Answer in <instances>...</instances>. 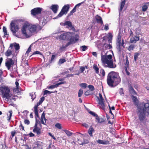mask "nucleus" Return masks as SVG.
I'll use <instances>...</instances> for the list:
<instances>
[{
	"label": "nucleus",
	"mask_w": 149,
	"mask_h": 149,
	"mask_svg": "<svg viewBox=\"0 0 149 149\" xmlns=\"http://www.w3.org/2000/svg\"><path fill=\"white\" fill-rule=\"evenodd\" d=\"M131 97L134 104L137 107V114L141 122L144 120L146 116L149 114V102H142L139 103V101L137 97L133 95Z\"/></svg>",
	"instance_id": "obj_1"
},
{
	"label": "nucleus",
	"mask_w": 149,
	"mask_h": 149,
	"mask_svg": "<svg viewBox=\"0 0 149 149\" xmlns=\"http://www.w3.org/2000/svg\"><path fill=\"white\" fill-rule=\"evenodd\" d=\"M120 81L121 79L118 73L114 71H111L108 74L107 81L109 86L113 87L114 84L117 85Z\"/></svg>",
	"instance_id": "obj_2"
},
{
	"label": "nucleus",
	"mask_w": 149,
	"mask_h": 149,
	"mask_svg": "<svg viewBox=\"0 0 149 149\" xmlns=\"http://www.w3.org/2000/svg\"><path fill=\"white\" fill-rule=\"evenodd\" d=\"M101 60L103 65L105 68H114L116 65L113 63L112 56L111 55H107L106 54L103 55L102 53L101 54Z\"/></svg>",
	"instance_id": "obj_3"
},
{
	"label": "nucleus",
	"mask_w": 149,
	"mask_h": 149,
	"mask_svg": "<svg viewBox=\"0 0 149 149\" xmlns=\"http://www.w3.org/2000/svg\"><path fill=\"white\" fill-rule=\"evenodd\" d=\"M25 22V19H14L11 22L10 24V30L13 35L15 36L16 33L19 29L18 26L19 23L21 22Z\"/></svg>",
	"instance_id": "obj_4"
},
{
	"label": "nucleus",
	"mask_w": 149,
	"mask_h": 149,
	"mask_svg": "<svg viewBox=\"0 0 149 149\" xmlns=\"http://www.w3.org/2000/svg\"><path fill=\"white\" fill-rule=\"evenodd\" d=\"M0 90L2 93V97L3 98H6L8 99L10 96V89L7 86H4L1 88Z\"/></svg>",
	"instance_id": "obj_5"
},
{
	"label": "nucleus",
	"mask_w": 149,
	"mask_h": 149,
	"mask_svg": "<svg viewBox=\"0 0 149 149\" xmlns=\"http://www.w3.org/2000/svg\"><path fill=\"white\" fill-rule=\"evenodd\" d=\"M70 8L69 4H66L64 5L62 8V9L59 14L56 16V18L61 17L63 15L66 14Z\"/></svg>",
	"instance_id": "obj_6"
},
{
	"label": "nucleus",
	"mask_w": 149,
	"mask_h": 149,
	"mask_svg": "<svg viewBox=\"0 0 149 149\" xmlns=\"http://www.w3.org/2000/svg\"><path fill=\"white\" fill-rule=\"evenodd\" d=\"M74 33L72 32H66L61 34L59 36L60 39L64 40H69L70 35H73Z\"/></svg>",
	"instance_id": "obj_7"
},
{
	"label": "nucleus",
	"mask_w": 149,
	"mask_h": 149,
	"mask_svg": "<svg viewBox=\"0 0 149 149\" xmlns=\"http://www.w3.org/2000/svg\"><path fill=\"white\" fill-rule=\"evenodd\" d=\"M45 97H42L40 99L39 101L37 103V105H35L34 106V111L35 113L36 117H37L38 118H39V117L38 115V106L40 105L45 100Z\"/></svg>",
	"instance_id": "obj_8"
},
{
	"label": "nucleus",
	"mask_w": 149,
	"mask_h": 149,
	"mask_svg": "<svg viewBox=\"0 0 149 149\" xmlns=\"http://www.w3.org/2000/svg\"><path fill=\"white\" fill-rule=\"evenodd\" d=\"M42 11V8L40 7L35 8L31 11V15L34 16L38 17V15L40 14Z\"/></svg>",
	"instance_id": "obj_9"
},
{
	"label": "nucleus",
	"mask_w": 149,
	"mask_h": 149,
	"mask_svg": "<svg viewBox=\"0 0 149 149\" xmlns=\"http://www.w3.org/2000/svg\"><path fill=\"white\" fill-rule=\"evenodd\" d=\"M15 63L14 60L12 58H7L6 61L5 66L8 70H10L11 67H13Z\"/></svg>",
	"instance_id": "obj_10"
},
{
	"label": "nucleus",
	"mask_w": 149,
	"mask_h": 149,
	"mask_svg": "<svg viewBox=\"0 0 149 149\" xmlns=\"http://www.w3.org/2000/svg\"><path fill=\"white\" fill-rule=\"evenodd\" d=\"M75 136H77V139L76 138H74V140L75 141L78 142V144L80 145H82L86 143H88V142H82L81 141V139L82 138V134L78 132H76L74 134Z\"/></svg>",
	"instance_id": "obj_11"
},
{
	"label": "nucleus",
	"mask_w": 149,
	"mask_h": 149,
	"mask_svg": "<svg viewBox=\"0 0 149 149\" xmlns=\"http://www.w3.org/2000/svg\"><path fill=\"white\" fill-rule=\"evenodd\" d=\"M47 11H45L42 12L41 13V16L37 17V19L39 20H41L42 18H43V22H47L48 20V15L47 14Z\"/></svg>",
	"instance_id": "obj_12"
},
{
	"label": "nucleus",
	"mask_w": 149,
	"mask_h": 149,
	"mask_svg": "<svg viewBox=\"0 0 149 149\" xmlns=\"http://www.w3.org/2000/svg\"><path fill=\"white\" fill-rule=\"evenodd\" d=\"M73 35L70 36V38L68 40L70 42H68L69 43V45H70L75 43L78 40H79V36L76 34L74 36H72Z\"/></svg>",
	"instance_id": "obj_13"
},
{
	"label": "nucleus",
	"mask_w": 149,
	"mask_h": 149,
	"mask_svg": "<svg viewBox=\"0 0 149 149\" xmlns=\"http://www.w3.org/2000/svg\"><path fill=\"white\" fill-rule=\"evenodd\" d=\"M30 26V24L27 22H26L24 23L21 29L22 33L24 36H27V34L26 32V29L27 28L29 29V27Z\"/></svg>",
	"instance_id": "obj_14"
},
{
	"label": "nucleus",
	"mask_w": 149,
	"mask_h": 149,
	"mask_svg": "<svg viewBox=\"0 0 149 149\" xmlns=\"http://www.w3.org/2000/svg\"><path fill=\"white\" fill-rule=\"evenodd\" d=\"M38 122L37 120L36 119V123L34 127L33 131L34 133L36 134L37 135H39L41 133V129L38 127Z\"/></svg>",
	"instance_id": "obj_15"
},
{
	"label": "nucleus",
	"mask_w": 149,
	"mask_h": 149,
	"mask_svg": "<svg viewBox=\"0 0 149 149\" xmlns=\"http://www.w3.org/2000/svg\"><path fill=\"white\" fill-rule=\"evenodd\" d=\"M38 27H40V26L38 24L36 25H30L29 27V30L31 33H33L36 31L37 28Z\"/></svg>",
	"instance_id": "obj_16"
},
{
	"label": "nucleus",
	"mask_w": 149,
	"mask_h": 149,
	"mask_svg": "<svg viewBox=\"0 0 149 149\" xmlns=\"http://www.w3.org/2000/svg\"><path fill=\"white\" fill-rule=\"evenodd\" d=\"M63 26H68L70 28V29L74 31L75 29L74 26H72V22L69 21H66L65 22L63 23Z\"/></svg>",
	"instance_id": "obj_17"
},
{
	"label": "nucleus",
	"mask_w": 149,
	"mask_h": 149,
	"mask_svg": "<svg viewBox=\"0 0 149 149\" xmlns=\"http://www.w3.org/2000/svg\"><path fill=\"white\" fill-rule=\"evenodd\" d=\"M47 120L46 119L45 117V113L44 112L42 113L40 118V121L41 123L43 125H47L46 123H47L46 121Z\"/></svg>",
	"instance_id": "obj_18"
},
{
	"label": "nucleus",
	"mask_w": 149,
	"mask_h": 149,
	"mask_svg": "<svg viewBox=\"0 0 149 149\" xmlns=\"http://www.w3.org/2000/svg\"><path fill=\"white\" fill-rule=\"evenodd\" d=\"M58 6L56 4L52 5L50 8L51 9L54 13H56L58 9Z\"/></svg>",
	"instance_id": "obj_19"
},
{
	"label": "nucleus",
	"mask_w": 149,
	"mask_h": 149,
	"mask_svg": "<svg viewBox=\"0 0 149 149\" xmlns=\"http://www.w3.org/2000/svg\"><path fill=\"white\" fill-rule=\"evenodd\" d=\"M95 19L97 23L100 24L101 25L103 24L102 18L100 16L97 15L95 17Z\"/></svg>",
	"instance_id": "obj_20"
},
{
	"label": "nucleus",
	"mask_w": 149,
	"mask_h": 149,
	"mask_svg": "<svg viewBox=\"0 0 149 149\" xmlns=\"http://www.w3.org/2000/svg\"><path fill=\"white\" fill-rule=\"evenodd\" d=\"M139 39V37L136 36L133 37L131 38H130V43H135L136 42L138 41Z\"/></svg>",
	"instance_id": "obj_21"
},
{
	"label": "nucleus",
	"mask_w": 149,
	"mask_h": 149,
	"mask_svg": "<svg viewBox=\"0 0 149 149\" xmlns=\"http://www.w3.org/2000/svg\"><path fill=\"white\" fill-rule=\"evenodd\" d=\"M66 83V82L65 81L61 82H59L58 83L55 85H52L50 86L49 87V88H51L53 89L54 88H55L57 87L59 85H60L62 84H63Z\"/></svg>",
	"instance_id": "obj_22"
},
{
	"label": "nucleus",
	"mask_w": 149,
	"mask_h": 149,
	"mask_svg": "<svg viewBox=\"0 0 149 149\" xmlns=\"http://www.w3.org/2000/svg\"><path fill=\"white\" fill-rule=\"evenodd\" d=\"M14 46L16 51L18 50L20 48V46L19 44L15 43L14 44H11L10 45V47L12 49L13 46Z\"/></svg>",
	"instance_id": "obj_23"
},
{
	"label": "nucleus",
	"mask_w": 149,
	"mask_h": 149,
	"mask_svg": "<svg viewBox=\"0 0 149 149\" xmlns=\"http://www.w3.org/2000/svg\"><path fill=\"white\" fill-rule=\"evenodd\" d=\"M97 142L99 144L104 145H107L109 144V142L108 141H103L100 139H98L97 140Z\"/></svg>",
	"instance_id": "obj_24"
},
{
	"label": "nucleus",
	"mask_w": 149,
	"mask_h": 149,
	"mask_svg": "<svg viewBox=\"0 0 149 149\" xmlns=\"http://www.w3.org/2000/svg\"><path fill=\"white\" fill-rule=\"evenodd\" d=\"M129 92L131 94V95H137V93L134 90L133 87L132 86H130L129 87Z\"/></svg>",
	"instance_id": "obj_25"
},
{
	"label": "nucleus",
	"mask_w": 149,
	"mask_h": 149,
	"mask_svg": "<svg viewBox=\"0 0 149 149\" xmlns=\"http://www.w3.org/2000/svg\"><path fill=\"white\" fill-rule=\"evenodd\" d=\"M94 131L95 130L93 128L92 126H90L88 130V133L91 136H93V132H94Z\"/></svg>",
	"instance_id": "obj_26"
},
{
	"label": "nucleus",
	"mask_w": 149,
	"mask_h": 149,
	"mask_svg": "<svg viewBox=\"0 0 149 149\" xmlns=\"http://www.w3.org/2000/svg\"><path fill=\"white\" fill-rule=\"evenodd\" d=\"M124 68L125 70L126 74L128 76L130 75V73L128 70L129 69V65H125Z\"/></svg>",
	"instance_id": "obj_27"
},
{
	"label": "nucleus",
	"mask_w": 149,
	"mask_h": 149,
	"mask_svg": "<svg viewBox=\"0 0 149 149\" xmlns=\"http://www.w3.org/2000/svg\"><path fill=\"white\" fill-rule=\"evenodd\" d=\"M126 0H123L121 1L120 3V6L119 10V12H121L123 8L125 5Z\"/></svg>",
	"instance_id": "obj_28"
},
{
	"label": "nucleus",
	"mask_w": 149,
	"mask_h": 149,
	"mask_svg": "<svg viewBox=\"0 0 149 149\" xmlns=\"http://www.w3.org/2000/svg\"><path fill=\"white\" fill-rule=\"evenodd\" d=\"M98 104L100 105V107L103 110L105 109V106L104 104V101L102 102H99Z\"/></svg>",
	"instance_id": "obj_29"
},
{
	"label": "nucleus",
	"mask_w": 149,
	"mask_h": 149,
	"mask_svg": "<svg viewBox=\"0 0 149 149\" xmlns=\"http://www.w3.org/2000/svg\"><path fill=\"white\" fill-rule=\"evenodd\" d=\"M12 53L11 50L8 49L5 53V54L6 56L8 57L10 56L12 54Z\"/></svg>",
	"instance_id": "obj_30"
},
{
	"label": "nucleus",
	"mask_w": 149,
	"mask_h": 149,
	"mask_svg": "<svg viewBox=\"0 0 149 149\" xmlns=\"http://www.w3.org/2000/svg\"><path fill=\"white\" fill-rule=\"evenodd\" d=\"M93 68L95 71V72L97 74H98L99 73V70L97 65L96 64H94Z\"/></svg>",
	"instance_id": "obj_31"
},
{
	"label": "nucleus",
	"mask_w": 149,
	"mask_h": 149,
	"mask_svg": "<svg viewBox=\"0 0 149 149\" xmlns=\"http://www.w3.org/2000/svg\"><path fill=\"white\" fill-rule=\"evenodd\" d=\"M63 131L65 132L68 136H71L73 134L71 132L66 130H63Z\"/></svg>",
	"instance_id": "obj_32"
},
{
	"label": "nucleus",
	"mask_w": 149,
	"mask_h": 149,
	"mask_svg": "<svg viewBox=\"0 0 149 149\" xmlns=\"http://www.w3.org/2000/svg\"><path fill=\"white\" fill-rule=\"evenodd\" d=\"M96 119L97 121L99 123H101L104 121V119L102 118H100L98 115L97 117L96 118Z\"/></svg>",
	"instance_id": "obj_33"
},
{
	"label": "nucleus",
	"mask_w": 149,
	"mask_h": 149,
	"mask_svg": "<svg viewBox=\"0 0 149 149\" xmlns=\"http://www.w3.org/2000/svg\"><path fill=\"white\" fill-rule=\"evenodd\" d=\"M69 43L67 42L65 46L62 45L59 49L60 51H63L64 50V49H65L66 47L70 45Z\"/></svg>",
	"instance_id": "obj_34"
},
{
	"label": "nucleus",
	"mask_w": 149,
	"mask_h": 149,
	"mask_svg": "<svg viewBox=\"0 0 149 149\" xmlns=\"http://www.w3.org/2000/svg\"><path fill=\"white\" fill-rule=\"evenodd\" d=\"M57 92V91H55L54 92H53V91H49L48 90H45L44 91V94H43V95H45L46 94H49L51 93H56Z\"/></svg>",
	"instance_id": "obj_35"
},
{
	"label": "nucleus",
	"mask_w": 149,
	"mask_h": 149,
	"mask_svg": "<svg viewBox=\"0 0 149 149\" xmlns=\"http://www.w3.org/2000/svg\"><path fill=\"white\" fill-rule=\"evenodd\" d=\"M140 54L137 52H136L134 54V59L135 61H136L137 59L138 58V56Z\"/></svg>",
	"instance_id": "obj_36"
},
{
	"label": "nucleus",
	"mask_w": 149,
	"mask_h": 149,
	"mask_svg": "<svg viewBox=\"0 0 149 149\" xmlns=\"http://www.w3.org/2000/svg\"><path fill=\"white\" fill-rule=\"evenodd\" d=\"M148 8V6L146 5H143L142 7V10L143 12H145L147 10Z\"/></svg>",
	"instance_id": "obj_37"
},
{
	"label": "nucleus",
	"mask_w": 149,
	"mask_h": 149,
	"mask_svg": "<svg viewBox=\"0 0 149 149\" xmlns=\"http://www.w3.org/2000/svg\"><path fill=\"white\" fill-rule=\"evenodd\" d=\"M100 74V75L102 76V77H104L105 75V72L104 70L103 69H101Z\"/></svg>",
	"instance_id": "obj_38"
},
{
	"label": "nucleus",
	"mask_w": 149,
	"mask_h": 149,
	"mask_svg": "<svg viewBox=\"0 0 149 149\" xmlns=\"http://www.w3.org/2000/svg\"><path fill=\"white\" fill-rule=\"evenodd\" d=\"M16 134V132L15 130L12 131L11 132V135L10 136V139H11V140L12 139L13 137L15 135V134Z\"/></svg>",
	"instance_id": "obj_39"
},
{
	"label": "nucleus",
	"mask_w": 149,
	"mask_h": 149,
	"mask_svg": "<svg viewBox=\"0 0 149 149\" xmlns=\"http://www.w3.org/2000/svg\"><path fill=\"white\" fill-rule=\"evenodd\" d=\"M56 127L59 129H61L62 128L61 124L59 123H56L55 125Z\"/></svg>",
	"instance_id": "obj_40"
},
{
	"label": "nucleus",
	"mask_w": 149,
	"mask_h": 149,
	"mask_svg": "<svg viewBox=\"0 0 149 149\" xmlns=\"http://www.w3.org/2000/svg\"><path fill=\"white\" fill-rule=\"evenodd\" d=\"M117 48L119 51L121 50V43H116Z\"/></svg>",
	"instance_id": "obj_41"
},
{
	"label": "nucleus",
	"mask_w": 149,
	"mask_h": 149,
	"mask_svg": "<svg viewBox=\"0 0 149 149\" xmlns=\"http://www.w3.org/2000/svg\"><path fill=\"white\" fill-rule=\"evenodd\" d=\"M106 45L105 46V47L107 49H111L112 48V45L110 44H104V45Z\"/></svg>",
	"instance_id": "obj_42"
},
{
	"label": "nucleus",
	"mask_w": 149,
	"mask_h": 149,
	"mask_svg": "<svg viewBox=\"0 0 149 149\" xmlns=\"http://www.w3.org/2000/svg\"><path fill=\"white\" fill-rule=\"evenodd\" d=\"M88 88L91 91H94L95 90V88H94V86L92 85H89L88 86Z\"/></svg>",
	"instance_id": "obj_43"
},
{
	"label": "nucleus",
	"mask_w": 149,
	"mask_h": 149,
	"mask_svg": "<svg viewBox=\"0 0 149 149\" xmlns=\"http://www.w3.org/2000/svg\"><path fill=\"white\" fill-rule=\"evenodd\" d=\"M3 30L4 32V35H8L6 28L5 26H3Z\"/></svg>",
	"instance_id": "obj_44"
},
{
	"label": "nucleus",
	"mask_w": 149,
	"mask_h": 149,
	"mask_svg": "<svg viewBox=\"0 0 149 149\" xmlns=\"http://www.w3.org/2000/svg\"><path fill=\"white\" fill-rule=\"evenodd\" d=\"M100 98L98 97L99 102H102L104 101V99L103 98L102 94L100 93L99 94Z\"/></svg>",
	"instance_id": "obj_45"
},
{
	"label": "nucleus",
	"mask_w": 149,
	"mask_h": 149,
	"mask_svg": "<svg viewBox=\"0 0 149 149\" xmlns=\"http://www.w3.org/2000/svg\"><path fill=\"white\" fill-rule=\"evenodd\" d=\"M134 48V45H130L128 48V50L129 51H131L133 50Z\"/></svg>",
	"instance_id": "obj_46"
},
{
	"label": "nucleus",
	"mask_w": 149,
	"mask_h": 149,
	"mask_svg": "<svg viewBox=\"0 0 149 149\" xmlns=\"http://www.w3.org/2000/svg\"><path fill=\"white\" fill-rule=\"evenodd\" d=\"M20 87L19 86H16L15 88H14V91L18 93L19 92V88Z\"/></svg>",
	"instance_id": "obj_47"
},
{
	"label": "nucleus",
	"mask_w": 149,
	"mask_h": 149,
	"mask_svg": "<svg viewBox=\"0 0 149 149\" xmlns=\"http://www.w3.org/2000/svg\"><path fill=\"white\" fill-rule=\"evenodd\" d=\"M83 93V90L82 89H80L78 93V96L79 97H81Z\"/></svg>",
	"instance_id": "obj_48"
},
{
	"label": "nucleus",
	"mask_w": 149,
	"mask_h": 149,
	"mask_svg": "<svg viewBox=\"0 0 149 149\" xmlns=\"http://www.w3.org/2000/svg\"><path fill=\"white\" fill-rule=\"evenodd\" d=\"M89 113L90 114L93 116H94L95 117V118L97 117L98 116V115L97 114L95 113V112H94L93 111H90L89 112Z\"/></svg>",
	"instance_id": "obj_49"
},
{
	"label": "nucleus",
	"mask_w": 149,
	"mask_h": 149,
	"mask_svg": "<svg viewBox=\"0 0 149 149\" xmlns=\"http://www.w3.org/2000/svg\"><path fill=\"white\" fill-rule=\"evenodd\" d=\"M79 86L83 88H85L87 87V84L85 83L80 84H79Z\"/></svg>",
	"instance_id": "obj_50"
},
{
	"label": "nucleus",
	"mask_w": 149,
	"mask_h": 149,
	"mask_svg": "<svg viewBox=\"0 0 149 149\" xmlns=\"http://www.w3.org/2000/svg\"><path fill=\"white\" fill-rule=\"evenodd\" d=\"M66 61L65 59H60L59 60V62L60 64H62Z\"/></svg>",
	"instance_id": "obj_51"
},
{
	"label": "nucleus",
	"mask_w": 149,
	"mask_h": 149,
	"mask_svg": "<svg viewBox=\"0 0 149 149\" xmlns=\"http://www.w3.org/2000/svg\"><path fill=\"white\" fill-rule=\"evenodd\" d=\"M55 57V56L54 55H52L51 60L49 61V62L51 63L54 61V59Z\"/></svg>",
	"instance_id": "obj_52"
},
{
	"label": "nucleus",
	"mask_w": 149,
	"mask_h": 149,
	"mask_svg": "<svg viewBox=\"0 0 149 149\" xmlns=\"http://www.w3.org/2000/svg\"><path fill=\"white\" fill-rule=\"evenodd\" d=\"M125 65H129L128 58L127 56L125 58Z\"/></svg>",
	"instance_id": "obj_53"
},
{
	"label": "nucleus",
	"mask_w": 149,
	"mask_h": 149,
	"mask_svg": "<svg viewBox=\"0 0 149 149\" xmlns=\"http://www.w3.org/2000/svg\"><path fill=\"white\" fill-rule=\"evenodd\" d=\"M81 48L82 49V50L83 51H85L87 49V47L85 45L81 46Z\"/></svg>",
	"instance_id": "obj_54"
},
{
	"label": "nucleus",
	"mask_w": 149,
	"mask_h": 149,
	"mask_svg": "<svg viewBox=\"0 0 149 149\" xmlns=\"http://www.w3.org/2000/svg\"><path fill=\"white\" fill-rule=\"evenodd\" d=\"M85 70V68L82 67V66H81L80 67V70L81 71V73H83L84 71Z\"/></svg>",
	"instance_id": "obj_55"
},
{
	"label": "nucleus",
	"mask_w": 149,
	"mask_h": 149,
	"mask_svg": "<svg viewBox=\"0 0 149 149\" xmlns=\"http://www.w3.org/2000/svg\"><path fill=\"white\" fill-rule=\"evenodd\" d=\"M48 134L51 136L54 139V140H56V138L54 137V135L52 134V133L50 132L48 133Z\"/></svg>",
	"instance_id": "obj_56"
},
{
	"label": "nucleus",
	"mask_w": 149,
	"mask_h": 149,
	"mask_svg": "<svg viewBox=\"0 0 149 149\" xmlns=\"http://www.w3.org/2000/svg\"><path fill=\"white\" fill-rule=\"evenodd\" d=\"M31 46H30L28 48V50L26 51V54H28L31 51Z\"/></svg>",
	"instance_id": "obj_57"
},
{
	"label": "nucleus",
	"mask_w": 149,
	"mask_h": 149,
	"mask_svg": "<svg viewBox=\"0 0 149 149\" xmlns=\"http://www.w3.org/2000/svg\"><path fill=\"white\" fill-rule=\"evenodd\" d=\"M82 125L86 128H88L89 127L88 124L86 123H82Z\"/></svg>",
	"instance_id": "obj_58"
},
{
	"label": "nucleus",
	"mask_w": 149,
	"mask_h": 149,
	"mask_svg": "<svg viewBox=\"0 0 149 149\" xmlns=\"http://www.w3.org/2000/svg\"><path fill=\"white\" fill-rule=\"evenodd\" d=\"M90 92L88 90L85 92V95L87 96L88 95H90Z\"/></svg>",
	"instance_id": "obj_59"
},
{
	"label": "nucleus",
	"mask_w": 149,
	"mask_h": 149,
	"mask_svg": "<svg viewBox=\"0 0 149 149\" xmlns=\"http://www.w3.org/2000/svg\"><path fill=\"white\" fill-rule=\"evenodd\" d=\"M24 123L27 125H29L30 124V121L29 120L26 119L24 120Z\"/></svg>",
	"instance_id": "obj_60"
},
{
	"label": "nucleus",
	"mask_w": 149,
	"mask_h": 149,
	"mask_svg": "<svg viewBox=\"0 0 149 149\" xmlns=\"http://www.w3.org/2000/svg\"><path fill=\"white\" fill-rule=\"evenodd\" d=\"M74 13L72 10L70 11L69 14H68V16L70 17L73 14V13Z\"/></svg>",
	"instance_id": "obj_61"
},
{
	"label": "nucleus",
	"mask_w": 149,
	"mask_h": 149,
	"mask_svg": "<svg viewBox=\"0 0 149 149\" xmlns=\"http://www.w3.org/2000/svg\"><path fill=\"white\" fill-rule=\"evenodd\" d=\"M21 127V128L20 129V130H24V127L23 126V125L22 123H21L20 125H19V127Z\"/></svg>",
	"instance_id": "obj_62"
},
{
	"label": "nucleus",
	"mask_w": 149,
	"mask_h": 149,
	"mask_svg": "<svg viewBox=\"0 0 149 149\" xmlns=\"http://www.w3.org/2000/svg\"><path fill=\"white\" fill-rule=\"evenodd\" d=\"M83 3H84V2H82L81 3H79L77 4L75 6L76 7V8L77 7L78 8L79 7V6L82 4Z\"/></svg>",
	"instance_id": "obj_63"
},
{
	"label": "nucleus",
	"mask_w": 149,
	"mask_h": 149,
	"mask_svg": "<svg viewBox=\"0 0 149 149\" xmlns=\"http://www.w3.org/2000/svg\"><path fill=\"white\" fill-rule=\"evenodd\" d=\"M121 38L119 37L118 38V39L117 41V43H121Z\"/></svg>",
	"instance_id": "obj_64"
}]
</instances>
